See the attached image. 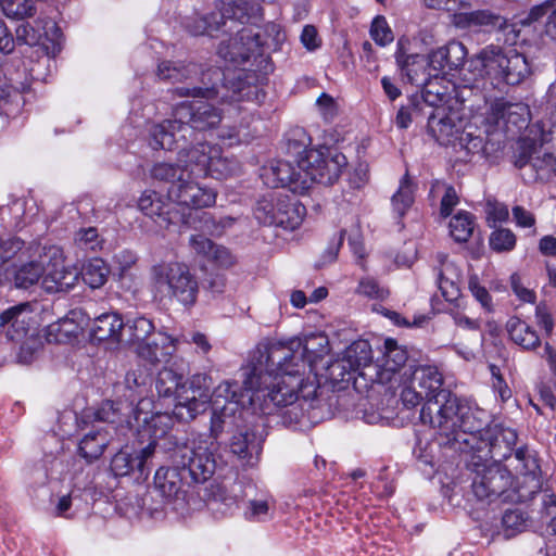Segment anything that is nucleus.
<instances>
[{
    "instance_id": "obj_57",
    "label": "nucleus",
    "mask_w": 556,
    "mask_h": 556,
    "mask_svg": "<svg viewBox=\"0 0 556 556\" xmlns=\"http://www.w3.org/2000/svg\"><path fill=\"white\" fill-rule=\"evenodd\" d=\"M450 267H451L450 264H443V267L440 270L439 276H438V286H439V290L441 291L442 296L446 301L453 302L454 300H456L458 298L459 289L454 279L445 276V274L450 270Z\"/></svg>"
},
{
    "instance_id": "obj_46",
    "label": "nucleus",
    "mask_w": 556,
    "mask_h": 556,
    "mask_svg": "<svg viewBox=\"0 0 556 556\" xmlns=\"http://www.w3.org/2000/svg\"><path fill=\"white\" fill-rule=\"evenodd\" d=\"M211 495L214 503H220L227 508L236 506L242 495L240 482H222L211 485Z\"/></svg>"
},
{
    "instance_id": "obj_50",
    "label": "nucleus",
    "mask_w": 556,
    "mask_h": 556,
    "mask_svg": "<svg viewBox=\"0 0 556 556\" xmlns=\"http://www.w3.org/2000/svg\"><path fill=\"white\" fill-rule=\"evenodd\" d=\"M0 7L5 16L15 20L31 16L36 11L33 0H0Z\"/></svg>"
},
{
    "instance_id": "obj_62",
    "label": "nucleus",
    "mask_w": 556,
    "mask_h": 556,
    "mask_svg": "<svg viewBox=\"0 0 556 556\" xmlns=\"http://www.w3.org/2000/svg\"><path fill=\"white\" fill-rule=\"evenodd\" d=\"M468 288L475 299L481 304L488 312L492 311V301L489 291L479 283L477 277H470L468 281Z\"/></svg>"
},
{
    "instance_id": "obj_44",
    "label": "nucleus",
    "mask_w": 556,
    "mask_h": 556,
    "mask_svg": "<svg viewBox=\"0 0 556 556\" xmlns=\"http://www.w3.org/2000/svg\"><path fill=\"white\" fill-rule=\"evenodd\" d=\"M110 268L102 258L89 260L79 271V278L91 289H99L105 285Z\"/></svg>"
},
{
    "instance_id": "obj_17",
    "label": "nucleus",
    "mask_w": 556,
    "mask_h": 556,
    "mask_svg": "<svg viewBox=\"0 0 556 556\" xmlns=\"http://www.w3.org/2000/svg\"><path fill=\"white\" fill-rule=\"evenodd\" d=\"M371 348L367 341H357L352 343L345 351L343 358L337 359L328 365L329 378L333 380H345L346 375L352 371H358L359 376L368 378L374 382V368Z\"/></svg>"
},
{
    "instance_id": "obj_41",
    "label": "nucleus",
    "mask_w": 556,
    "mask_h": 556,
    "mask_svg": "<svg viewBox=\"0 0 556 556\" xmlns=\"http://www.w3.org/2000/svg\"><path fill=\"white\" fill-rule=\"evenodd\" d=\"M264 184L274 189L305 194L315 184V176H264Z\"/></svg>"
},
{
    "instance_id": "obj_19",
    "label": "nucleus",
    "mask_w": 556,
    "mask_h": 556,
    "mask_svg": "<svg viewBox=\"0 0 556 556\" xmlns=\"http://www.w3.org/2000/svg\"><path fill=\"white\" fill-rule=\"evenodd\" d=\"M515 459L518 463L515 466L518 476L514 492L517 494V501L526 502L531 500L542 489L543 475L541 466L536 453L527 447L517 448L515 451Z\"/></svg>"
},
{
    "instance_id": "obj_38",
    "label": "nucleus",
    "mask_w": 556,
    "mask_h": 556,
    "mask_svg": "<svg viewBox=\"0 0 556 556\" xmlns=\"http://www.w3.org/2000/svg\"><path fill=\"white\" fill-rule=\"evenodd\" d=\"M123 333H127L126 342L136 353V348L146 344L155 333V327L151 319L139 316L129 319L127 324L124 325Z\"/></svg>"
},
{
    "instance_id": "obj_49",
    "label": "nucleus",
    "mask_w": 556,
    "mask_h": 556,
    "mask_svg": "<svg viewBox=\"0 0 556 556\" xmlns=\"http://www.w3.org/2000/svg\"><path fill=\"white\" fill-rule=\"evenodd\" d=\"M501 525L504 538L509 539L527 528L528 516L518 508L507 509L502 517Z\"/></svg>"
},
{
    "instance_id": "obj_31",
    "label": "nucleus",
    "mask_w": 556,
    "mask_h": 556,
    "mask_svg": "<svg viewBox=\"0 0 556 556\" xmlns=\"http://www.w3.org/2000/svg\"><path fill=\"white\" fill-rule=\"evenodd\" d=\"M189 244L197 255L206 258L218 267L229 268L236 263V257L229 249L214 243L211 239L204 236H191Z\"/></svg>"
},
{
    "instance_id": "obj_25",
    "label": "nucleus",
    "mask_w": 556,
    "mask_h": 556,
    "mask_svg": "<svg viewBox=\"0 0 556 556\" xmlns=\"http://www.w3.org/2000/svg\"><path fill=\"white\" fill-rule=\"evenodd\" d=\"M264 435L256 428L241 429L232 434L229 447L244 465L253 467L260 459Z\"/></svg>"
},
{
    "instance_id": "obj_3",
    "label": "nucleus",
    "mask_w": 556,
    "mask_h": 556,
    "mask_svg": "<svg viewBox=\"0 0 556 556\" xmlns=\"http://www.w3.org/2000/svg\"><path fill=\"white\" fill-rule=\"evenodd\" d=\"M155 389L160 396L174 400V415L182 421H189L206 408L208 403V378L194 375L187 382L184 376L170 368L159 371Z\"/></svg>"
},
{
    "instance_id": "obj_13",
    "label": "nucleus",
    "mask_w": 556,
    "mask_h": 556,
    "mask_svg": "<svg viewBox=\"0 0 556 556\" xmlns=\"http://www.w3.org/2000/svg\"><path fill=\"white\" fill-rule=\"evenodd\" d=\"M248 21L249 16L243 3L217 1L214 11L210 14L189 18L186 22V28L193 36H213V33L222 26H228V30H233L238 24H244Z\"/></svg>"
},
{
    "instance_id": "obj_60",
    "label": "nucleus",
    "mask_w": 556,
    "mask_h": 556,
    "mask_svg": "<svg viewBox=\"0 0 556 556\" xmlns=\"http://www.w3.org/2000/svg\"><path fill=\"white\" fill-rule=\"evenodd\" d=\"M114 262L117 266L119 278L123 279L131 274L138 262V255L130 250H123L115 254Z\"/></svg>"
},
{
    "instance_id": "obj_40",
    "label": "nucleus",
    "mask_w": 556,
    "mask_h": 556,
    "mask_svg": "<svg viewBox=\"0 0 556 556\" xmlns=\"http://www.w3.org/2000/svg\"><path fill=\"white\" fill-rule=\"evenodd\" d=\"M178 469L176 466L173 468L160 467L155 472L154 486L165 498L176 497L181 490L182 479Z\"/></svg>"
},
{
    "instance_id": "obj_8",
    "label": "nucleus",
    "mask_w": 556,
    "mask_h": 556,
    "mask_svg": "<svg viewBox=\"0 0 556 556\" xmlns=\"http://www.w3.org/2000/svg\"><path fill=\"white\" fill-rule=\"evenodd\" d=\"M150 283L155 294L193 305L199 286L188 265L178 261H161L150 269Z\"/></svg>"
},
{
    "instance_id": "obj_53",
    "label": "nucleus",
    "mask_w": 556,
    "mask_h": 556,
    "mask_svg": "<svg viewBox=\"0 0 556 556\" xmlns=\"http://www.w3.org/2000/svg\"><path fill=\"white\" fill-rule=\"evenodd\" d=\"M370 37L377 45L381 47H384L393 41V33L383 16L378 15L374 18L370 26Z\"/></svg>"
},
{
    "instance_id": "obj_26",
    "label": "nucleus",
    "mask_w": 556,
    "mask_h": 556,
    "mask_svg": "<svg viewBox=\"0 0 556 556\" xmlns=\"http://www.w3.org/2000/svg\"><path fill=\"white\" fill-rule=\"evenodd\" d=\"M453 421L455 426L451 432H445L443 429H438L442 435L450 440L460 441V433L475 434L480 432L486 426V414L483 409L470 406L458 405L454 410Z\"/></svg>"
},
{
    "instance_id": "obj_23",
    "label": "nucleus",
    "mask_w": 556,
    "mask_h": 556,
    "mask_svg": "<svg viewBox=\"0 0 556 556\" xmlns=\"http://www.w3.org/2000/svg\"><path fill=\"white\" fill-rule=\"evenodd\" d=\"M406 361V351L395 340L387 339L383 356L376 362V366L370 367L375 370L374 382L388 384L397 381L399 371Z\"/></svg>"
},
{
    "instance_id": "obj_16",
    "label": "nucleus",
    "mask_w": 556,
    "mask_h": 556,
    "mask_svg": "<svg viewBox=\"0 0 556 556\" xmlns=\"http://www.w3.org/2000/svg\"><path fill=\"white\" fill-rule=\"evenodd\" d=\"M138 207L162 228H168L177 224L195 227L198 213L192 211L180 212L174 204L165 202L156 191H144L139 198Z\"/></svg>"
},
{
    "instance_id": "obj_64",
    "label": "nucleus",
    "mask_w": 556,
    "mask_h": 556,
    "mask_svg": "<svg viewBox=\"0 0 556 556\" xmlns=\"http://www.w3.org/2000/svg\"><path fill=\"white\" fill-rule=\"evenodd\" d=\"M401 399L403 404L406 407H415L422 400H425V395L418 389L416 384H413V380L410 379L409 386L405 387L401 392Z\"/></svg>"
},
{
    "instance_id": "obj_21",
    "label": "nucleus",
    "mask_w": 556,
    "mask_h": 556,
    "mask_svg": "<svg viewBox=\"0 0 556 556\" xmlns=\"http://www.w3.org/2000/svg\"><path fill=\"white\" fill-rule=\"evenodd\" d=\"M462 43L451 42L433 50L427 58L419 54L410 55L404 63L403 71L412 83H419L418 68L415 66L422 67L427 76H437L446 67L452 68L456 65L450 60V54L452 51L462 50Z\"/></svg>"
},
{
    "instance_id": "obj_11",
    "label": "nucleus",
    "mask_w": 556,
    "mask_h": 556,
    "mask_svg": "<svg viewBox=\"0 0 556 556\" xmlns=\"http://www.w3.org/2000/svg\"><path fill=\"white\" fill-rule=\"evenodd\" d=\"M230 162L222 157L220 149L218 147L210 146L206 142H201L191 149H181L178 153L177 163L161 164L154 170L161 172H189L195 174L203 172L204 174H224L230 172L232 168L229 166Z\"/></svg>"
},
{
    "instance_id": "obj_18",
    "label": "nucleus",
    "mask_w": 556,
    "mask_h": 556,
    "mask_svg": "<svg viewBox=\"0 0 556 556\" xmlns=\"http://www.w3.org/2000/svg\"><path fill=\"white\" fill-rule=\"evenodd\" d=\"M243 392L233 381H224L219 383L212 395L208 394V401L212 402L213 415L211 418V433L214 438L222 432L227 418L233 417L244 405Z\"/></svg>"
},
{
    "instance_id": "obj_6",
    "label": "nucleus",
    "mask_w": 556,
    "mask_h": 556,
    "mask_svg": "<svg viewBox=\"0 0 556 556\" xmlns=\"http://www.w3.org/2000/svg\"><path fill=\"white\" fill-rule=\"evenodd\" d=\"M428 129L440 144L453 148L458 154L456 161L467 162L483 149L481 135H476L471 125H464L455 112L446 113L444 109H437L429 116Z\"/></svg>"
},
{
    "instance_id": "obj_37",
    "label": "nucleus",
    "mask_w": 556,
    "mask_h": 556,
    "mask_svg": "<svg viewBox=\"0 0 556 556\" xmlns=\"http://www.w3.org/2000/svg\"><path fill=\"white\" fill-rule=\"evenodd\" d=\"M506 330L509 338L525 350H534L541 343L536 331L518 317L514 316L508 319Z\"/></svg>"
},
{
    "instance_id": "obj_36",
    "label": "nucleus",
    "mask_w": 556,
    "mask_h": 556,
    "mask_svg": "<svg viewBox=\"0 0 556 556\" xmlns=\"http://www.w3.org/2000/svg\"><path fill=\"white\" fill-rule=\"evenodd\" d=\"M110 443L109 428L92 429L79 442V453L87 460L99 458Z\"/></svg>"
},
{
    "instance_id": "obj_63",
    "label": "nucleus",
    "mask_w": 556,
    "mask_h": 556,
    "mask_svg": "<svg viewBox=\"0 0 556 556\" xmlns=\"http://www.w3.org/2000/svg\"><path fill=\"white\" fill-rule=\"evenodd\" d=\"M442 188L444 189V193L441 199L440 214L442 217H447L458 204L459 198L454 187L442 186Z\"/></svg>"
},
{
    "instance_id": "obj_12",
    "label": "nucleus",
    "mask_w": 556,
    "mask_h": 556,
    "mask_svg": "<svg viewBox=\"0 0 556 556\" xmlns=\"http://www.w3.org/2000/svg\"><path fill=\"white\" fill-rule=\"evenodd\" d=\"M529 110L522 103H511L503 98L491 101L480 124L486 137L520 130L528 124Z\"/></svg>"
},
{
    "instance_id": "obj_24",
    "label": "nucleus",
    "mask_w": 556,
    "mask_h": 556,
    "mask_svg": "<svg viewBox=\"0 0 556 556\" xmlns=\"http://www.w3.org/2000/svg\"><path fill=\"white\" fill-rule=\"evenodd\" d=\"M179 342V338L159 330L146 344L136 348V355L151 365L168 363L176 353Z\"/></svg>"
},
{
    "instance_id": "obj_52",
    "label": "nucleus",
    "mask_w": 556,
    "mask_h": 556,
    "mask_svg": "<svg viewBox=\"0 0 556 556\" xmlns=\"http://www.w3.org/2000/svg\"><path fill=\"white\" fill-rule=\"evenodd\" d=\"M243 515L249 521H265L271 516L269 502L267 500H251L248 502Z\"/></svg>"
},
{
    "instance_id": "obj_43",
    "label": "nucleus",
    "mask_w": 556,
    "mask_h": 556,
    "mask_svg": "<svg viewBox=\"0 0 556 556\" xmlns=\"http://www.w3.org/2000/svg\"><path fill=\"white\" fill-rule=\"evenodd\" d=\"M545 18V34L552 40L556 41V3L552 1L544 2L540 5L533 7L523 24L531 25L532 23L540 22Z\"/></svg>"
},
{
    "instance_id": "obj_2",
    "label": "nucleus",
    "mask_w": 556,
    "mask_h": 556,
    "mask_svg": "<svg viewBox=\"0 0 556 556\" xmlns=\"http://www.w3.org/2000/svg\"><path fill=\"white\" fill-rule=\"evenodd\" d=\"M220 121L219 111L212 104L202 100L186 101L175 108L173 119L150 127L149 143L153 149L173 150L179 140H187L194 131L212 129Z\"/></svg>"
},
{
    "instance_id": "obj_15",
    "label": "nucleus",
    "mask_w": 556,
    "mask_h": 556,
    "mask_svg": "<svg viewBox=\"0 0 556 556\" xmlns=\"http://www.w3.org/2000/svg\"><path fill=\"white\" fill-rule=\"evenodd\" d=\"M134 414L132 424L127 421L129 429H135L138 439L141 443L148 441V444H154V450L157 446L160 439H163L172 429L174 421L167 413H153V401L151 399H141L137 402L135 408H131Z\"/></svg>"
},
{
    "instance_id": "obj_45",
    "label": "nucleus",
    "mask_w": 556,
    "mask_h": 556,
    "mask_svg": "<svg viewBox=\"0 0 556 556\" xmlns=\"http://www.w3.org/2000/svg\"><path fill=\"white\" fill-rule=\"evenodd\" d=\"M45 268L46 258L43 257L40 263L30 262L22 265L18 269L13 270L12 274L14 277L15 287L27 289L38 282L39 279L42 280Z\"/></svg>"
},
{
    "instance_id": "obj_10",
    "label": "nucleus",
    "mask_w": 556,
    "mask_h": 556,
    "mask_svg": "<svg viewBox=\"0 0 556 556\" xmlns=\"http://www.w3.org/2000/svg\"><path fill=\"white\" fill-rule=\"evenodd\" d=\"M293 139L288 140V150L298 154L295 160L299 172L312 174L320 172V174H341L348 166L346 156L336 150L326 147V142L319 148L306 149L311 143V138L303 129L293 131Z\"/></svg>"
},
{
    "instance_id": "obj_54",
    "label": "nucleus",
    "mask_w": 556,
    "mask_h": 556,
    "mask_svg": "<svg viewBox=\"0 0 556 556\" xmlns=\"http://www.w3.org/2000/svg\"><path fill=\"white\" fill-rule=\"evenodd\" d=\"M276 207H277V194L275 195V199H261L255 207V217L256 219L263 224L275 226L276 223Z\"/></svg>"
},
{
    "instance_id": "obj_14",
    "label": "nucleus",
    "mask_w": 556,
    "mask_h": 556,
    "mask_svg": "<svg viewBox=\"0 0 556 556\" xmlns=\"http://www.w3.org/2000/svg\"><path fill=\"white\" fill-rule=\"evenodd\" d=\"M163 184L168 185L167 187V197L170 201L175 202L177 205L186 206L188 210H182L181 212H195L192 208H201L207 207L215 203L216 201V191L213 188H210L205 185H202L198 181L191 179V176H178L176 179L168 181L162 180ZM208 218L207 213H199L195 219V224L204 219ZM198 226L195 225L194 228Z\"/></svg>"
},
{
    "instance_id": "obj_7",
    "label": "nucleus",
    "mask_w": 556,
    "mask_h": 556,
    "mask_svg": "<svg viewBox=\"0 0 556 556\" xmlns=\"http://www.w3.org/2000/svg\"><path fill=\"white\" fill-rule=\"evenodd\" d=\"M286 40V34L276 23L263 27L245 26L237 30L229 42H222L218 54L235 65L244 64L251 56L261 54L262 48L276 50Z\"/></svg>"
},
{
    "instance_id": "obj_61",
    "label": "nucleus",
    "mask_w": 556,
    "mask_h": 556,
    "mask_svg": "<svg viewBox=\"0 0 556 556\" xmlns=\"http://www.w3.org/2000/svg\"><path fill=\"white\" fill-rule=\"evenodd\" d=\"M122 409L123 407L121 403H118L116 406L113 401H105L97 410L96 419L108 424H115L119 419Z\"/></svg>"
},
{
    "instance_id": "obj_1",
    "label": "nucleus",
    "mask_w": 556,
    "mask_h": 556,
    "mask_svg": "<svg viewBox=\"0 0 556 556\" xmlns=\"http://www.w3.org/2000/svg\"><path fill=\"white\" fill-rule=\"evenodd\" d=\"M328 338L321 333L288 343L268 341L257 344L243 374L244 390L250 392L248 402L258 403L266 414L271 413L270 405L286 406L285 421L299 424L304 417L303 408L295 404L299 394L307 402L314 400L317 392L316 380L304 378L306 368L311 371L313 365L328 354Z\"/></svg>"
},
{
    "instance_id": "obj_42",
    "label": "nucleus",
    "mask_w": 556,
    "mask_h": 556,
    "mask_svg": "<svg viewBox=\"0 0 556 556\" xmlns=\"http://www.w3.org/2000/svg\"><path fill=\"white\" fill-rule=\"evenodd\" d=\"M157 76L162 80L178 83L192 79L198 75L195 64H185L180 61H163L157 65Z\"/></svg>"
},
{
    "instance_id": "obj_47",
    "label": "nucleus",
    "mask_w": 556,
    "mask_h": 556,
    "mask_svg": "<svg viewBox=\"0 0 556 556\" xmlns=\"http://www.w3.org/2000/svg\"><path fill=\"white\" fill-rule=\"evenodd\" d=\"M475 229V217L469 212L460 211L450 222V233L457 242H466Z\"/></svg>"
},
{
    "instance_id": "obj_35",
    "label": "nucleus",
    "mask_w": 556,
    "mask_h": 556,
    "mask_svg": "<svg viewBox=\"0 0 556 556\" xmlns=\"http://www.w3.org/2000/svg\"><path fill=\"white\" fill-rule=\"evenodd\" d=\"M518 434L511 428L494 427L491 430L489 453L491 458L495 462L507 459L517 443Z\"/></svg>"
},
{
    "instance_id": "obj_32",
    "label": "nucleus",
    "mask_w": 556,
    "mask_h": 556,
    "mask_svg": "<svg viewBox=\"0 0 556 556\" xmlns=\"http://www.w3.org/2000/svg\"><path fill=\"white\" fill-rule=\"evenodd\" d=\"M154 455V444H147L139 452L122 450L111 460V470L116 477H124L137 469L143 473L147 462Z\"/></svg>"
},
{
    "instance_id": "obj_33",
    "label": "nucleus",
    "mask_w": 556,
    "mask_h": 556,
    "mask_svg": "<svg viewBox=\"0 0 556 556\" xmlns=\"http://www.w3.org/2000/svg\"><path fill=\"white\" fill-rule=\"evenodd\" d=\"M306 214L305 206L299 201H292L282 193H277L276 223L275 226L287 230L296 229Z\"/></svg>"
},
{
    "instance_id": "obj_20",
    "label": "nucleus",
    "mask_w": 556,
    "mask_h": 556,
    "mask_svg": "<svg viewBox=\"0 0 556 556\" xmlns=\"http://www.w3.org/2000/svg\"><path fill=\"white\" fill-rule=\"evenodd\" d=\"M45 258L49 261L46 263L41 287L47 292H67L78 283L79 270L65 265L63 254L58 248L49 249Z\"/></svg>"
},
{
    "instance_id": "obj_48",
    "label": "nucleus",
    "mask_w": 556,
    "mask_h": 556,
    "mask_svg": "<svg viewBox=\"0 0 556 556\" xmlns=\"http://www.w3.org/2000/svg\"><path fill=\"white\" fill-rule=\"evenodd\" d=\"M416 185L410 176H403L400 181L399 190L392 198L394 211L399 216H403L414 202V191Z\"/></svg>"
},
{
    "instance_id": "obj_34",
    "label": "nucleus",
    "mask_w": 556,
    "mask_h": 556,
    "mask_svg": "<svg viewBox=\"0 0 556 556\" xmlns=\"http://www.w3.org/2000/svg\"><path fill=\"white\" fill-rule=\"evenodd\" d=\"M124 323L116 313H104L96 317L90 325V334L97 341H122Z\"/></svg>"
},
{
    "instance_id": "obj_22",
    "label": "nucleus",
    "mask_w": 556,
    "mask_h": 556,
    "mask_svg": "<svg viewBox=\"0 0 556 556\" xmlns=\"http://www.w3.org/2000/svg\"><path fill=\"white\" fill-rule=\"evenodd\" d=\"M513 480L510 473L498 465L490 466L478 471L472 480V492L478 500H490L503 496L511 498L508 488L511 486Z\"/></svg>"
},
{
    "instance_id": "obj_9",
    "label": "nucleus",
    "mask_w": 556,
    "mask_h": 556,
    "mask_svg": "<svg viewBox=\"0 0 556 556\" xmlns=\"http://www.w3.org/2000/svg\"><path fill=\"white\" fill-rule=\"evenodd\" d=\"M165 448L173 465L188 470L195 483L206 482L216 470V446L213 441L193 439L181 443L169 437L166 439Z\"/></svg>"
},
{
    "instance_id": "obj_29",
    "label": "nucleus",
    "mask_w": 556,
    "mask_h": 556,
    "mask_svg": "<svg viewBox=\"0 0 556 556\" xmlns=\"http://www.w3.org/2000/svg\"><path fill=\"white\" fill-rule=\"evenodd\" d=\"M530 134L532 136H526L518 140L515 149L514 163L519 169L523 168L529 162L532 164L536 162L538 164L540 157L534 155L539 154L543 146L549 141V134L544 132L539 127H533Z\"/></svg>"
},
{
    "instance_id": "obj_5",
    "label": "nucleus",
    "mask_w": 556,
    "mask_h": 556,
    "mask_svg": "<svg viewBox=\"0 0 556 556\" xmlns=\"http://www.w3.org/2000/svg\"><path fill=\"white\" fill-rule=\"evenodd\" d=\"M470 66L481 78L492 85L506 84L516 86L531 74L527 58L514 48L489 45L481 49L471 60Z\"/></svg>"
},
{
    "instance_id": "obj_28",
    "label": "nucleus",
    "mask_w": 556,
    "mask_h": 556,
    "mask_svg": "<svg viewBox=\"0 0 556 556\" xmlns=\"http://www.w3.org/2000/svg\"><path fill=\"white\" fill-rule=\"evenodd\" d=\"M34 312L30 303H20L5 309L0 315V327L5 329L12 340L25 337L34 323Z\"/></svg>"
},
{
    "instance_id": "obj_56",
    "label": "nucleus",
    "mask_w": 556,
    "mask_h": 556,
    "mask_svg": "<svg viewBox=\"0 0 556 556\" xmlns=\"http://www.w3.org/2000/svg\"><path fill=\"white\" fill-rule=\"evenodd\" d=\"M356 293L372 300H384L389 295V290L381 287L375 279L367 277L361 279Z\"/></svg>"
},
{
    "instance_id": "obj_4",
    "label": "nucleus",
    "mask_w": 556,
    "mask_h": 556,
    "mask_svg": "<svg viewBox=\"0 0 556 556\" xmlns=\"http://www.w3.org/2000/svg\"><path fill=\"white\" fill-rule=\"evenodd\" d=\"M412 380L425 395L426 403L420 410L421 422L451 432L455 426L456 397L443 389L441 372L433 366H420L412 374Z\"/></svg>"
},
{
    "instance_id": "obj_58",
    "label": "nucleus",
    "mask_w": 556,
    "mask_h": 556,
    "mask_svg": "<svg viewBox=\"0 0 556 556\" xmlns=\"http://www.w3.org/2000/svg\"><path fill=\"white\" fill-rule=\"evenodd\" d=\"M484 212L490 227L507 220L509 216L508 207L505 204L491 199L486 200Z\"/></svg>"
},
{
    "instance_id": "obj_27",
    "label": "nucleus",
    "mask_w": 556,
    "mask_h": 556,
    "mask_svg": "<svg viewBox=\"0 0 556 556\" xmlns=\"http://www.w3.org/2000/svg\"><path fill=\"white\" fill-rule=\"evenodd\" d=\"M452 23L460 29L488 27L515 31L514 26L508 25L504 17L490 10L465 11V9H460L453 13Z\"/></svg>"
},
{
    "instance_id": "obj_59",
    "label": "nucleus",
    "mask_w": 556,
    "mask_h": 556,
    "mask_svg": "<svg viewBox=\"0 0 556 556\" xmlns=\"http://www.w3.org/2000/svg\"><path fill=\"white\" fill-rule=\"evenodd\" d=\"M75 243L84 250L96 251L101 247L97 228L88 227L79 229L75 235Z\"/></svg>"
},
{
    "instance_id": "obj_30",
    "label": "nucleus",
    "mask_w": 556,
    "mask_h": 556,
    "mask_svg": "<svg viewBox=\"0 0 556 556\" xmlns=\"http://www.w3.org/2000/svg\"><path fill=\"white\" fill-rule=\"evenodd\" d=\"M61 37V30L56 24L49 18L35 21V26L22 24L16 28V38L18 41L28 46L43 43V40L55 43Z\"/></svg>"
},
{
    "instance_id": "obj_39",
    "label": "nucleus",
    "mask_w": 556,
    "mask_h": 556,
    "mask_svg": "<svg viewBox=\"0 0 556 556\" xmlns=\"http://www.w3.org/2000/svg\"><path fill=\"white\" fill-rule=\"evenodd\" d=\"M150 381V374L146 370L138 369L127 372L125 377V388L128 393H125L124 396L129 404L125 407L126 409L131 412L135 401L148 399L146 395L149 390Z\"/></svg>"
},
{
    "instance_id": "obj_55",
    "label": "nucleus",
    "mask_w": 556,
    "mask_h": 556,
    "mask_svg": "<svg viewBox=\"0 0 556 556\" xmlns=\"http://www.w3.org/2000/svg\"><path fill=\"white\" fill-rule=\"evenodd\" d=\"M77 326L72 319L65 318L48 327L47 338L49 341L63 342L70 334L76 333Z\"/></svg>"
},
{
    "instance_id": "obj_51",
    "label": "nucleus",
    "mask_w": 556,
    "mask_h": 556,
    "mask_svg": "<svg viewBox=\"0 0 556 556\" xmlns=\"http://www.w3.org/2000/svg\"><path fill=\"white\" fill-rule=\"evenodd\" d=\"M489 244L497 253L508 252L516 245V236L510 229L498 228L491 232Z\"/></svg>"
}]
</instances>
